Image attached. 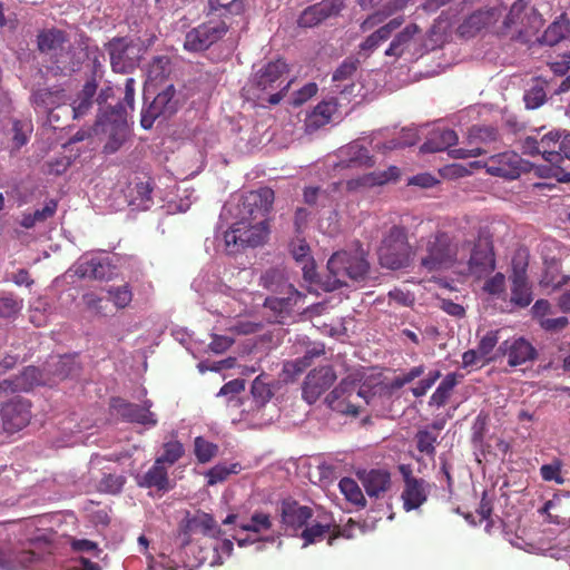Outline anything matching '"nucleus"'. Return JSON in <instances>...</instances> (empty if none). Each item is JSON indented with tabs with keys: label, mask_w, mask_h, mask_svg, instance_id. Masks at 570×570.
Here are the masks:
<instances>
[{
	"label": "nucleus",
	"mask_w": 570,
	"mask_h": 570,
	"mask_svg": "<svg viewBox=\"0 0 570 570\" xmlns=\"http://www.w3.org/2000/svg\"><path fill=\"white\" fill-rule=\"evenodd\" d=\"M289 71V66L282 58L268 61L253 73L248 91L256 100L278 105L294 81L287 80Z\"/></svg>",
	"instance_id": "1"
},
{
	"label": "nucleus",
	"mask_w": 570,
	"mask_h": 570,
	"mask_svg": "<svg viewBox=\"0 0 570 570\" xmlns=\"http://www.w3.org/2000/svg\"><path fill=\"white\" fill-rule=\"evenodd\" d=\"M375 386L360 384L353 379H343L326 396L330 409L335 412L357 416L364 405L373 403L376 396Z\"/></svg>",
	"instance_id": "2"
},
{
	"label": "nucleus",
	"mask_w": 570,
	"mask_h": 570,
	"mask_svg": "<svg viewBox=\"0 0 570 570\" xmlns=\"http://www.w3.org/2000/svg\"><path fill=\"white\" fill-rule=\"evenodd\" d=\"M420 266L431 273L452 267L458 259V245L446 232L438 230L421 239Z\"/></svg>",
	"instance_id": "3"
},
{
	"label": "nucleus",
	"mask_w": 570,
	"mask_h": 570,
	"mask_svg": "<svg viewBox=\"0 0 570 570\" xmlns=\"http://www.w3.org/2000/svg\"><path fill=\"white\" fill-rule=\"evenodd\" d=\"M382 267L397 271L407 268L414 256L407 238V230L400 225H393L384 235L377 250Z\"/></svg>",
	"instance_id": "4"
},
{
	"label": "nucleus",
	"mask_w": 570,
	"mask_h": 570,
	"mask_svg": "<svg viewBox=\"0 0 570 570\" xmlns=\"http://www.w3.org/2000/svg\"><path fill=\"white\" fill-rule=\"evenodd\" d=\"M542 17L527 0H517L510 7L503 22L501 32L510 35L512 39L528 42L542 27Z\"/></svg>",
	"instance_id": "5"
},
{
	"label": "nucleus",
	"mask_w": 570,
	"mask_h": 570,
	"mask_svg": "<svg viewBox=\"0 0 570 570\" xmlns=\"http://www.w3.org/2000/svg\"><path fill=\"white\" fill-rule=\"evenodd\" d=\"M327 269L328 291L347 285V281H362L370 271V264L360 253H348L345 250L334 253L328 262Z\"/></svg>",
	"instance_id": "6"
},
{
	"label": "nucleus",
	"mask_w": 570,
	"mask_h": 570,
	"mask_svg": "<svg viewBox=\"0 0 570 570\" xmlns=\"http://www.w3.org/2000/svg\"><path fill=\"white\" fill-rule=\"evenodd\" d=\"M106 50L112 70L118 73H129L139 66L146 48L140 38L116 37L106 43Z\"/></svg>",
	"instance_id": "7"
},
{
	"label": "nucleus",
	"mask_w": 570,
	"mask_h": 570,
	"mask_svg": "<svg viewBox=\"0 0 570 570\" xmlns=\"http://www.w3.org/2000/svg\"><path fill=\"white\" fill-rule=\"evenodd\" d=\"M67 42V33L56 28L38 33V53L41 56V63L53 75L62 72L65 69L68 57Z\"/></svg>",
	"instance_id": "8"
},
{
	"label": "nucleus",
	"mask_w": 570,
	"mask_h": 570,
	"mask_svg": "<svg viewBox=\"0 0 570 570\" xmlns=\"http://www.w3.org/2000/svg\"><path fill=\"white\" fill-rule=\"evenodd\" d=\"M268 236V224L236 220L224 233V242L229 253H237L244 247H256L265 243Z\"/></svg>",
	"instance_id": "9"
},
{
	"label": "nucleus",
	"mask_w": 570,
	"mask_h": 570,
	"mask_svg": "<svg viewBox=\"0 0 570 570\" xmlns=\"http://www.w3.org/2000/svg\"><path fill=\"white\" fill-rule=\"evenodd\" d=\"M97 126H101L104 131L108 134V140L104 146L106 154L118 151L129 135V128L126 118V108L121 104H117L98 115Z\"/></svg>",
	"instance_id": "10"
},
{
	"label": "nucleus",
	"mask_w": 570,
	"mask_h": 570,
	"mask_svg": "<svg viewBox=\"0 0 570 570\" xmlns=\"http://www.w3.org/2000/svg\"><path fill=\"white\" fill-rule=\"evenodd\" d=\"M274 199V190L268 187L246 193L237 205V220L267 224Z\"/></svg>",
	"instance_id": "11"
},
{
	"label": "nucleus",
	"mask_w": 570,
	"mask_h": 570,
	"mask_svg": "<svg viewBox=\"0 0 570 570\" xmlns=\"http://www.w3.org/2000/svg\"><path fill=\"white\" fill-rule=\"evenodd\" d=\"M227 31V21L212 16L207 21L186 33L184 48L190 52L204 51L220 40Z\"/></svg>",
	"instance_id": "12"
},
{
	"label": "nucleus",
	"mask_w": 570,
	"mask_h": 570,
	"mask_svg": "<svg viewBox=\"0 0 570 570\" xmlns=\"http://www.w3.org/2000/svg\"><path fill=\"white\" fill-rule=\"evenodd\" d=\"M484 168L491 176L505 179H517L522 174L530 173L532 164L514 151H503L491 156L484 164Z\"/></svg>",
	"instance_id": "13"
},
{
	"label": "nucleus",
	"mask_w": 570,
	"mask_h": 570,
	"mask_svg": "<svg viewBox=\"0 0 570 570\" xmlns=\"http://www.w3.org/2000/svg\"><path fill=\"white\" fill-rule=\"evenodd\" d=\"M397 470L404 482L401 493L403 509L407 512L419 509L428 501L430 483L422 478L414 476L411 464H400Z\"/></svg>",
	"instance_id": "14"
},
{
	"label": "nucleus",
	"mask_w": 570,
	"mask_h": 570,
	"mask_svg": "<svg viewBox=\"0 0 570 570\" xmlns=\"http://www.w3.org/2000/svg\"><path fill=\"white\" fill-rule=\"evenodd\" d=\"M178 110V99L174 85H166L158 90L153 101L142 109L140 124L144 129H150L158 117H170Z\"/></svg>",
	"instance_id": "15"
},
{
	"label": "nucleus",
	"mask_w": 570,
	"mask_h": 570,
	"mask_svg": "<svg viewBox=\"0 0 570 570\" xmlns=\"http://www.w3.org/2000/svg\"><path fill=\"white\" fill-rule=\"evenodd\" d=\"M497 357L505 358L510 367H518L534 362L538 352L524 337H511L500 343Z\"/></svg>",
	"instance_id": "16"
},
{
	"label": "nucleus",
	"mask_w": 570,
	"mask_h": 570,
	"mask_svg": "<svg viewBox=\"0 0 570 570\" xmlns=\"http://www.w3.org/2000/svg\"><path fill=\"white\" fill-rule=\"evenodd\" d=\"M498 130L491 126H473L469 129L468 147L449 150L452 158L465 159L480 156L485 151L482 145L490 144L498 139Z\"/></svg>",
	"instance_id": "17"
},
{
	"label": "nucleus",
	"mask_w": 570,
	"mask_h": 570,
	"mask_svg": "<svg viewBox=\"0 0 570 570\" xmlns=\"http://www.w3.org/2000/svg\"><path fill=\"white\" fill-rule=\"evenodd\" d=\"M32 403L27 400L16 399L4 403L0 407V421L7 433H16L26 428L31 420Z\"/></svg>",
	"instance_id": "18"
},
{
	"label": "nucleus",
	"mask_w": 570,
	"mask_h": 570,
	"mask_svg": "<svg viewBox=\"0 0 570 570\" xmlns=\"http://www.w3.org/2000/svg\"><path fill=\"white\" fill-rule=\"evenodd\" d=\"M345 8L343 0H322L305 8L297 19L301 28H313L323 21L340 16Z\"/></svg>",
	"instance_id": "19"
},
{
	"label": "nucleus",
	"mask_w": 570,
	"mask_h": 570,
	"mask_svg": "<svg viewBox=\"0 0 570 570\" xmlns=\"http://www.w3.org/2000/svg\"><path fill=\"white\" fill-rule=\"evenodd\" d=\"M336 374L332 366L314 368L305 377L303 397L309 403H315L318 397L335 382Z\"/></svg>",
	"instance_id": "20"
},
{
	"label": "nucleus",
	"mask_w": 570,
	"mask_h": 570,
	"mask_svg": "<svg viewBox=\"0 0 570 570\" xmlns=\"http://www.w3.org/2000/svg\"><path fill=\"white\" fill-rule=\"evenodd\" d=\"M501 16L502 9L500 7L479 9L463 20L458 28V32L463 38H472L495 23Z\"/></svg>",
	"instance_id": "21"
},
{
	"label": "nucleus",
	"mask_w": 570,
	"mask_h": 570,
	"mask_svg": "<svg viewBox=\"0 0 570 570\" xmlns=\"http://www.w3.org/2000/svg\"><path fill=\"white\" fill-rule=\"evenodd\" d=\"M495 269V257L492 243L480 240L474 245L469 259L470 274L481 278Z\"/></svg>",
	"instance_id": "22"
},
{
	"label": "nucleus",
	"mask_w": 570,
	"mask_h": 570,
	"mask_svg": "<svg viewBox=\"0 0 570 570\" xmlns=\"http://www.w3.org/2000/svg\"><path fill=\"white\" fill-rule=\"evenodd\" d=\"M564 132L550 131L541 138V155L543 159L554 167V176L560 181H570V169L559 166V149Z\"/></svg>",
	"instance_id": "23"
},
{
	"label": "nucleus",
	"mask_w": 570,
	"mask_h": 570,
	"mask_svg": "<svg viewBox=\"0 0 570 570\" xmlns=\"http://www.w3.org/2000/svg\"><path fill=\"white\" fill-rule=\"evenodd\" d=\"M511 281V303L527 307L532 302L531 285L528 282L527 276V264H518L513 262L512 274L510 275Z\"/></svg>",
	"instance_id": "24"
},
{
	"label": "nucleus",
	"mask_w": 570,
	"mask_h": 570,
	"mask_svg": "<svg viewBox=\"0 0 570 570\" xmlns=\"http://www.w3.org/2000/svg\"><path fill=\"white\" fill-rule=\"evenodd\" d=\"M112 406L118 410L121 416L128 422L139 423L142 425L155 426L157 419L150 412L151 402L145 401L144 405L126 402L121 399L114 400Z\"/></svg>",
	"instance_id": "25"
},
{
	"label": "nucleus",
	"mask_w": 570,
	"mask_h": 570,
	"mask_svg": "<svg viewBox=\"0 0 570 570\" xmlns=\"http://www.w3.org/2000/svg\"><path fill=\"white\" fill-rule=\"evenodd\" d=\"M365 492L371 498H383L391 489V474L384 469H372L358 474Z\"/></svg>",
	"instance_id": "26"
},
{
	"label": "nucleus",
	"mask_w": 570,
	"mask_h": 570,
	"mask_svg": "<svg viewBox=\"0 0 570 570\" xmlns=\"http://www.w3.org/2000/svg\"><path fill=\"white\" fill-rule=\"evenodd\" d=\"M282 523L294 531L305 527L313 517V510L306 505H299L296 501L282 502Z\"/></svg>",
	"instance_id": "27"
},
{
	"label": "nucleus",
	"mask_w": 570,
	"mask_h": 570,
	"mask_svg": "<svg viewBox=\"0 0 570 570\" xmlns=\"http://www.w3.org/2000/svg\"><path fill=\"white\" fill-rule=\"evenodd\" d=\"M137 484L145 489H156L159 492H167L170 487L167 468L155 460L154 464L142 475H137Z\"/></svg>",
	"instance_id": "28"
},
{
	"label": "nucleus",
	"mask_w": 570,
	"mask_h": 570,
	"mask_svg": "<svg viewBox=\"0 0 570 570\" xmlns=\"http://www.w3.org/2000/svg\"><path fill=\"white\" fill-rule=\"evenodd\" d=\"M98 82L95 77H91L85 82L82 89L76 95L71 102L72 117L79 119L85 117L91 110L97 95Z\"/></svg>",
	"instance_id": "29"
},
{
	"label": "nucleus",
	"mask_w": 570,
	"mask_h": 570,
	"mask_svg": "<svg viewBox=\"0 0 570 570\" xmlns=\"http://www.w3.org/2000/svg\"><path fill=\"white\" fill-rule=\"evenodd\" d=\"M458 142V135L450 128H435L430 131L426 140L420 147L421 153H440Z\"/></svg>",
	"instance_id": "30"
},
{
	"label": "nucleus",
	"mask_w": 570,
	"mask_h": 570,
	"mask_svg": "<svg viewBox=\"0 0 570 570\" xmlns=\"http://www.w3.org/2000/svg\"><path fill=\"white\" fill-rule=\"evenodd\" d=\"M77 357V354L52 356L50 361L47 362L46 366L48 367V372L59 380L75 377L78 376L81 371V366Z\"/></svg>",
	"instance_id": "31"
},
{
	"label": "nucleus",
	"mask_w": 570,
	"mask_h": 570,
	"mask_svg": "<svg viewBox=\"0 0 570 570\" xmlns=\"http://www.w3.org/2000/svg\"><path fill=\"white\" fill-rule=\"evenodd\" d=\"M282 294L285 296L273 295L266 297L264 306L278 315L289 314L293 307L305 297L293 285H286V288L283 289Z\"/></svg>",
	"instance_id": "32"
},
{
	"label": "nucleus",
	"mask_w": 570,
	"mask_h": 570,
	"mask_svg": "<svg viewBox=\"0 0 570 570\" xmlns=\"http://www.w3.org/2000/svg\"><path fill=\"white\" fill-rule=\"evenodd\" d=\"M170 73V60L166 56L154 57L148 67L146 92L158 90V87Z\"/></svg>",
	"instance_id": "33"
},
{
	"label": "nucleus",
	"mask_w": 570,
	"mask_h": 570,
	"mask_svg": "<svg viewBox=\"0 0 570 570\" xmlns=\"http://www.w3.org/2000/svg\"><path fill=\"white\" fill-rule=\"evenodd\" d=\"M187 529L189 531H199L204 535L218 539L224 534L220 525L215 518L206 512L198 511L194 517L187 520Z\"/></svg>",
	"instance_id": "34"
},
{
	"label": "nucleus",
	"mask_w": 570,
	"mask_h": 570,
	"mask_svg": "<svg viewBox=\"0 0 570 570\" xmlns=\"http://www.w3.org/2000/svg\"><path fill=\"white\" fill-rule=\"evenodd\" d=\"M336 110V106L330 101H322L317 104V106L309 112L305 119V130L308 134H312L320 128L327 125L334 111Z\"/></svg>",
	"instance_id": "35"
},
{
	"label": "nucleus",
	"mask_w": 570,
	"mask_h": 570,
	"mask_svg": "<svg viewBox=\"0 0 570 570\" xmlns=\"http://www.w3.org/2000/svg\"><path fill=\"white\" fill-rule=\"evenodd\" d=\"M404 19L402 17H396L390 20L386 24L382 26L373 33H371L361 45L360 49L362 51H373L375 50L382 42H385L391 38L392 32L399 29Z\"/></svg>",
	"instance_id": "36"
},
{
	"label": "nucleus",
	"mask_w": 570,
	"mask_h": 570,
	"mask_svg": "<svg viewBox=\"0 0 570 570\" xmlns=\"http://www.w3.org/2000/svg\"><path fill=\"white\" fill-rule=\"evenodd\" d=\"M151 179L135 183L129 191V205L137 210H148L154 205Z\"/></svg>",
	"instance_id": "37"
},
{
	"label": "nucleus",
	"mask_w": 570,
	"mask_h": 570,
	"mask_svg": "<svg viewBox=\"0 0 570 570\" xmlns=\"http://www.w3.org/2000/svg\"><path fill=\"white\" fill-rule=\"evenodd\" d=\"M79 278L104 279L108 274V266L96 258L81 257L72 267Z\"/></svg>",
	"instance_id": "38"
},
{
	"label": "nucleus",
	"mask_w": 570,
	"mask_h": 570,
	"mask_svg": "<svg viewBox=\"0 0 570 570\" xmlns=\"http://www.w3.org/2000/svg\"><path fill=\"white\" fill-rule=\"evenodd\" d=\"M209 16L218 19H228L229 16H238L245 11L246 0H208Z\"/></svg>",
	"instance_id": "39"
},
{
	"label": "nucleus",
	"mask_w": 570,
	"mask_h": 570,
	"mask_svg": "<svg viewBox=\"0 0 570 570\" xmlns=\"http://www.w3.org/2000/svg\"><path fill=\"white\" fill-rule=\"evenodd\" d=\"M417 32L419 27L416 24H407L404 29L394 36L389 48L385 50V56L400 58L410 47L413 37Z\"/></svg>",
	"instance_id": "40"
},
{
	"label": "nucleus",
	"mask_w": 570,
	"mask_h": 570,
	"mask_svg": "<svg viewBox=\"0 0 570 570\" xmlns=\"http://www.w3.org/2000/svg\"><path fill=\"white\" fill-rule=\"evenodd\" d=\"M570 30V20L563 13L558 17L543 32L540 42L547 46H556L563 40Z\"/></svg>",
	"instance_id": "41"
},
{
	"label": "nucleus",
	"mask_w": 570,
	"mask_h": 570,
	"mask_svg": "<svg viewBox=\"0 0 570 570\" xmlns=\"http://www.w3.org/2000/svg\"><path fill=\"white\" fill-rule=\"evenodd\" d=\"M458 383V375L455 373L446 374L431 395L429 404L439 407L445 405Z\"/></svg>",
	"instance_id": "42"
},
{
	"label": "nucleus",
	"mask_w": 570,
	"mask_h": 570,
	"mask_svg": "<svg viewBox=\"0 0 570 570\" xmlns=\"http://www.w3.org/2000/svg\"><path fill=\"white\" fill-rule=\"evenodd\" d=\"M399 177H400V169L396 166H391L385 170L373 171L371 174L363 176L360 179V184L363 186H368V187L382 186L390 181L397 180Z\"/></svg>",
	"instance_id": "43"
},
{
	"label": "nucleus",
	"mask_w": 570,
	"mask_h": 570,
	"mask_svg": "<svg viewBox=\"0 0 570 570\" xmlns=\"http://www.w3.org/2000/svg\"><path fill=\"white\" fill-rule=\"evenodd\" d=\"M338 488L348 502L362 508L366 505L363 492L355 480L343 478L338 483Z\"/></svg>",
	"instance_id": "44"
},
{
	"label": "nucleus",
	"mask_w": 570,
	"mask_h": 570,
	"mask_svg": "<svg viewBox=\"0 0 570 570\" xmlns=\"http://www.w3.org/2000/svg\"><path fill=\"white\" fill-rule=\"evenodd\" d=\"M107 294L109 296V299L118 309H124L128 307L134 296L131 286L128 283L108 287Z\"/></svg>",
	"instance_id": "45"
},
{
	"label": "nucleus",
	"mask_w": 570,
	"mask_h": 570,
	"mask_svg": "<svg viewBox=\"0 0 570 570\" xmlns=\"http://www.w3.org/2000/svg\"><path fill=\"white\" fill-rule=\"evenodd\" d=\"M185 454V449L181 442L171 440L163 444V453L156 460H159L161 464L174 465Z\"/></svg>",
	"instance_id": "46"
},
{
	"label": "nucleus",
	"mask_w": 570,
	"mask_h": 570,
	"mask_svg": "<svg viewBox=\"0 0 570 570\" xmlns=\"http://www.w3.org/2000/svg\"><path fill=\"white\" fill-rule=\"evenodd\" d=\"M266 375H258L252 383V395L258 406L265 405L273 396L271 384Z\"/></svg>",
	"instance_id": "47"
},
{
	"label": "nucleus",
	"mask_w": 570,
	"mask_h": 570,
	"mask_svg": "<svg viewBox=\"0 0 570 570\" xmlns=\"http://www.w3.org/2000/svg\"><path fill=\"white\" fill-rule=\"evenodd\" d=\"M414 439L419 452L424 453L428 456L435 455V445L438 443L436 433H433L429 429H423L416 432Z\"/></svg>",
	"instance_id": "48"
},
{
	"label": "nucleus",
	"mask_w": 570,
	"mask_h": 570,
	"mask_svg": "<svg viewBox=\"0 0 570 570\" xmlns=\"http://www.w3.org/2000/svg\"><path fill=\"white\" fill-rule=\"evenodd\" d=\"M242 466L239 463H232L229 466L225 464H217L207 472V484L215 485L224 482L230 474L239 473Z\"/></svg>",
	"instance_id": "49"
},
{
	"label": "nucleus",
	"mask_w": 570,
	"mask_h": 570,
	"mask_svg": "<svg viewBox=\"0 0 570 570\" xmlns=\"http://www.w3.org/2000/svg\"><path fill=\"white\" fill-rule=\"evenodd\" d=\"M237 525L244 531L259 533L272 528V520L267 513L255 512L249 522H240Z\"/></svg>",
	"instance_id": "50"
},
{
	"label": "nucleus",
	"mask_w": 570,
	"mask_h": 570,
	"mask_svg": "<svg viewBox=\"0 0 570 570\" xmlns=\"http://www.w3.org/2000/svg\"><path fill=\"white\" fill-rule=\"evenodd\" d=\"M261 284L273 293H283L286 285H289L284 279L283 273L278 269L266 271L261 277Z\"/></svg>",
	"instance_id": "51"
},
{
	"label": "nucleus",
	"mask_w": 570,
	"mask_h": 570,
	"mask_svg": "<svg viewBox=\"0 0 570 570\" xmlns=\"http://www.w3.org/2000/svg\"><path fill=\"white\" fill-rule=\"evenodd\" d=\"M125 483L126 478L124 475L112 473L104 474L98 483V491L108 494H117L121 492Z\"/></svg>",
	"instance_id": "52"
},
{
	"label": "nucleus",
	"mask_w": 570,
	"mask_h": 570,
	"mask_svg": "<svg viewBox=\"0 0 570 570\" xmlns=\"http://www.w3.org/2000/svg\"><path fill=\"white\" fill-rule=\"evenodd\" d=\"M195 455L199 463L209 462L218 452V446L203 436L195 439Z\"/></svg>",
	"instance_id": "53"
},
{
	"label": "nucleus",
	"mask_w": 570,
	"mask_h": 570,
	"mask_svg": "<svg viewBox=\"0 0 570 570\" xmlns=\"http://www.w3.org/2000/svg\"><path fill=\"white\" fill-rule=\"evenodd\" d=\"M330 531V524H322L316 522L309 527L306 525L301 537L304 540V546H308L322 541Z\"/></svg>",
	"instance_id": "54"
},
{
	"label": "nucleus",
	"mask_w": 570,
	"mask_h": 570,
	"mask_svg": "<svg viewBox=\"0 0 570 570\" xmlns=\"http://www.w3.org/2000/svg\"><path fill=\"white\" fill-rule=\"evenodd\" d=\"M16 391L18 392H29L32 391L36 386V367L27 366L24 370L14 379Z\"/></svg>",
	"instance_id": "55"
},
{
	"label": "nucleus",
	"mask_w": 570,
	"mask_h": 570,
	"mask_svg": "<svg viewBox=\"0 0 570 570\" xmlns=\"http://www.w3.org/2000/svg\"><path fill=\"white\" fill-rule=\"evenodd\" d=\"M561 470L562 462L557 459L550 464H543L540 468V475L547 482L554 481L557 484H563L564 478L561 474Z\"/></svg>",
	"instance_id": "56"
},
{
	"label": "nucleus",
	"mask_w": 570,
	"mask_h": 570,
	"mask_svg": "<svg viewBox=\"0 0 570 570\" xmlns=\"http://www.w3.org/2000/svg\"><path fill=\"white\" fill-rule=\"evenodd\" d=\"M358 60L355 58H346L334 71L333 81H343L352 78L358 68Z\"/></svg>",
	"instance_id": "57"
},
{
	"label": "nucleus",
	"mask_w": 570,
	"mask_h": 570,
	"mask_svg": "<svg viewBox=\"0 0 570 570\" xmlns=\"http://www.w3.org/2000/svg\"><path fill=\"white\" fill-rule=\"evenodd\" d=\"M424 365H417L413 366L409 372L395 376L390 383L391 390L402 389L404 385L420 377L424 373Z\"/></svg>",
	"instance_id": "58"
},
{
	"label": "nucleus",
	"mask_w": 570,
	"mask_h": 570,
	"mask_svg": "<svg viewBox=\"0 0 570 570\" xmlns=\"http://www.w3.org/2000/svg\"><path fill=\"white\" fill-rule=\"evenodd\" d=\"M324 353L323 348L313 347L307 350L305 355L302 358L295 360L293 363H286L285 368L288 371V367L292 366L295 373L303 372L306 367H308L314 357H318Z\"/></svg>",
	"instance_id": "59"
},
{
	"label": "nucleus",
	"mask_w": 570,
	"mask_h": 570,
	"mask_svg": "<svg viewBox=\"0 0 570 570\" xmlns=\"http://www.w3.org/2000/svg\"><path fill=\"white\" fill-rule=\"evenodd\" d=\"M547 98L546 91L542 86L535 85L524 96L528 108H538L544 104Z\"/></svg>",
	"instance_id": "60"
},
{
	"label": "nucleus",
	"mask_w": 570,
	"mask_h": 570,
	"mask_svg": "<svg viewBox=\"0 0 570 570\" xmlns=\"http://www.w3.org/2000/svg\"><path fill=\"white\" fill-rule=\"evenodd\" d=\"M498 333V331H490L479 341L476 350L482 357H487L497 346L499 342Z\"/></svg>",
	"instance_id": "61"
},
{
	"label": "nucleus",
	"mask_w": 570,
	"mask_h": 570,
	"mask_svg": "<svg viewBox=\"0 0 570 570\" xmlns=\"http://www.w3.org/2000/svg\"><path fill=\"white\" fill-rule=\"evenodd\" d=\"M389 298L400 306L411 307L415 302V296L412 292L403 288H394L389 292Z\"/></svg>",
	"instance_id": "62"
},
{
	"label": "nucleus",
	"mask_w": 570,
	"mask_h": 570,
	"mask_svg": "<svg viewBox=\"0 0 570 570\" xmlns=\"http://www.w3.org/2000/svg\"><path fill=\"white\" fill-rule=\"evenodd\" d=\"M484 292L490 295H500L505 289V277L502 273H497L494 276L489 278L483 285Z\"/></svg>",
	"instance_id": "63"
},
{
	"label": "nucleus",
	"mask_w": 570,
	"mask_h": 570,
	"mask_svg": "<svg viewBox=\"0 0 570 570\" xmlns=\"http://www.w3.org/2000/svg\"><path fill=\"white\" fill-rule=\"evenodd\" d=\"M13 137L12 141L16 148H20L28 141V134L31 132V128L23 122L16 120L12 126Z\"/></svg>",
	"instance_id": "64"
}]
</instances>
